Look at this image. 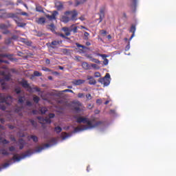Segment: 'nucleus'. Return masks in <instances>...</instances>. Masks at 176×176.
<instances>
[{"label": "nucleus", "mask_w": 176, "mask_h": 176, "mask_svg": "<svg viewBox=\"0 0 176 176\" xmlns=\"http://www.w3.org/2000/svg\"><path fill=\"white\" fill-rule=\"evenodd\" d=\"M32 113L33 115H38L39 112L37 110H32Z\"/></svg>", "instance_id": "obj_63"}, {"label": "nucleus", "mask_w": 176, "mask_h": 176, "mask_svg": "<svg viewBox=\"0 0 176 176\" xmlns=\"http://www.w3.org/2000/svg\"><path fill=\"white\" fill-rule=\"evenodd\" d=\"M85 57H87V58H89V60H91V61L93 58V56H91V54H86Z\"/></svg>", "instance_id": "obj_45"}, {"label": "nucleus", "mask_w": 176, "mask_h": 176, "mask_svg": "<svg viewBox=\"0 0 176 176\" xmlns=\"http://www.w3.org/2000/svg\"><path fill=\"white\" fill-rule=\"evenodd\" d=\"M61 137L63 140H67V138H68V137H69V135H68V133H65V132H63L61 133Z\"/></svg>", "instance_id": "obj_29"}, {"label": "nucleus", "mask_w": 176, "mask_h": 176, "mask_svg": "<svg viewBox=\"0 0 176 176\" xmlns=\"http://www.w3.org/2000/svg\"><path fill=\"white\" fill-rule=\"evenodd\" d=\"M15 91L16 94H20V93H21V89H20V88H16Z\"/></svg>", "instance_id": "obj_49"}, {"label": "nucleus", "mask_w": 176, "mask_h": 176, "mask_svg": "<svg viewBox=\"0 0 176 176\" xmlns=\"http://www.w3.org/2000/svg\"><path fill=\"white\" fill-rule=\"evenodd\" d=\"M62 93H72L73 94H74V91L72 89H65L62 91Z\"/></svg>", "instance_id": "obj_41"}, {"label": "nucleus", "mask_w": 176, "mask_h": 176, "mask_svg": "<svg viewBox=\"0 0 176 176\" xmlns=\"http://www.w3.org/2000/svg\"><path fill=\"white\" fill-rule=\"evenodd\" d=\"M74 109H75V111H76L77 112H80V111H82V110L80 109V107H74Z\"/></svg>", "instance_id": "obj_57"}, {"label": "nucleus", "mask_w": 176, "mask_h": 176, "mask_svg": "<svg viewBox=\"0 0 176 176\" xmlns=\"http://www.w3.org/2000/svg\"><path fill=\"white\" fill-rule=\"evenodd\" d=\"M96 104H98V105H101L102 104V100L101 99H98L96 100Z\"/></svg>", "instance_id": "obj_50"}, {"label": "nucleus", "mask_w": 176, "mask_h": 176, "mask_svg": "<svg viewBox=\"0 0 176 176\" xmlns=\"http://www.w3.org/2000/svg\"><path fill=\"white\" fill-rule=\"evenodd\" d=\"M71 32H74V34H76L78 32V26H75V25H72L70 26Z\"/></svg>", "instance_id": "obj_24"}, {"label": "nucleus", "mask_w": 176, "mask_h": 176, "mask_svg": "<svg viewBox=\"0 0 176 176\" xmlns=\"http://www.w3.org/2000/svg\"><path fill=\"white\" fill-rule=\"evenodd\" d=\"M0 109H1L2 111H6V106L1 105V106H0Z\"/></svg>", "instance_id": "obj_59"}, {"label": "nucleus", "mask_w": 176, "mask_h": 176, "mask_svg": "<svg viewBox=\"0 0 176 176\" xmlns=\"http://www.w3.org/2000/svg\"><path fill=\"white\" fill-rule=\"evenodd\" d=\"M87 80H89V85H96V83H97V81H96L94 78H93V76H88Z\"/></svg>", "instance_id": "obj_18"}, {"label": "nucleus", "mask_w": 176, "mask_h": 176, "mask_svg": "<svg viewBox=\"0 0 176 176\" xmlns=\"http://www.w3.org/2000/svg\"><path fill=\"white\" fill-rule=\"evenodd\" d=\"M42 71H45V72H52V69L45 67H42Z\"/></svg>", "instance_id": "obj_40"}, {"label": "nucleus", "mask_w": 176, "mask_h": 176, "mask_svg": "<svg viewBox=\"0 0 176 176\" xmlns=\"http://www.w3.org/2000/svg\"><path fill=\"white\" fill-rule=\"evenodd\" d=\"M76 119L77 123H86V120L87 118L78 117V118H76Z\"/></svg>", "instance_id": "obj_17"}, {"label": "nucleus", "mask_w": 176, "mask_h": 176, "mask_svg": "<svg viewBox=\"0 0 176 176\" xmlns=\"http://www.w3.org/2000/svg\"><path fill=\"white\" fill-rule=\"evenodd\" d=\"M87 0H81L80 1H76V6H79V5H82V3H85Z\"/></svg>", "instance_id": "obj_34"}, {"label": "nucleus", "mask_w": 176, "mask_h": 176, "mask_svg": "<svg viewBox=\"0 0 176 176\" xmlns=\"http://www.w3.org/2000/svg\"><path fill=\"white\" fill-rule=\"evenodd\" d=\"M62 30L64 31L66 36H69V35H71V28L64 27L62 28Z\"/></svg>", "instance_id": "obj_14"}, {"label": "nucleus", "mask_w": 176, "mask_h": 176, "mask_svg": "<svg viewBox=\"0 0 176 176\" xmlns=\"http://www.w3.org/2000/svg\"><path fill=\"white\" fill-rule=\"evenodd\" d=\"M36 23H37V24H40L41 25H43V24H45V23H46V19L45 17L38 18L36 21Z\"/></svg>", "instance_id": "obj_15"}, {"label": "nucleus", "mask_w": 176, "mask_h": 176, "mask_svg": "<svg viewBox=\"0 0 176 176\" xmlns=\"http://www.w3.org/2000/svg\"><path fill=\"white\" fill-rule=\"evenodd\" d=\"M0 85L2 90H6L8 89V84L3 81V79H0Z\"/></svg>", "instance_id": "obj_19"}, {"label": "nucleus", "mask_w": 176, "mask_h": 176, "mask_svg": "<svg viewBox=\"0 0 176 176\" xmlns=\"http://www.w3.org/2000/svg\"><path fill=\"white\" fill-rule=\"evenodd\" d=\"M32 155V151L31 150H28L25 152V153H23L21 156H17V155L14 154V156L10 160V162H12V160H14L16 162H20L21 159H25V157L28 156H31Z\"/></svg>", "instance_id": "obj_4"}, {"label": "nucleus", "mask_w": 176, "mask_h": 176, "mask_svg": "<svg viewBox=\"0 0 176 176\" xmlns=\"http://www.w3.org/2000/svg\"><path fill=\"white\" fill-rule=\"evenodd\" d=\"M78 97V98H83V97H85V94L79 93Z\"/></svg>", "instance_id": "obj_48"}, {"label": "nucleus", "mask_w": 176, "mask_h": 176, "mask_svg": "<svg viewBox=\"0 0 176 176\" xmlns=\"http://www.w3.org/2000/svg\"><path fill=\"white\" fill-rule=\"evenodd\" d=\"M23 97H20L18 100V102L19 104H23V102H24V100L23 99Z\"/></svg>", "instance_id": "obj_46"}, {"label": "nucleus", "mask_w": 176, "mask_h": 176, "mask_svg": "<svg viewBox=\"0 0 176 176\" xmlns=\"http://www.w3.org/2000/svg\"><path fill=\"white\" fill-rule=\"evenodd\" d=\"M65 16H62L63 23H69V21H76L78 20V12L75 10L72 11H66L64 13Z\"/></svg>", "instance_id": "obj_2"}, {"label": "nucleus", "mask_w": 176, "mask_h": 176, "mask_svg": "<svg viewBox=\"0 0 176 176\" xmlns=\"http://www.w3.org/2000/svg\"><path fill=\"white\" fill-rule=\"evenodd\" d=\"M30 138L34 142H38V137H36V135H30Z\"/></svg>", "instance_id": "obj_30"}, {"label": "nucleus", "mask_w": 176, "mask_h": 176, "mask_svg": "<svg viewBox=\"0 0 176 176\" xmlns=\"http://www.w3.org/2000/svg\"><path fill=\"white\" fill-rule=\"evenodd\" d=\"M109 79H111V75H109V74L107 73V74H106V75L104 78L99 79V82L102 85H104V87L109 86V83H111V81H109Z\"/></svg>", "instance_id": "obj_6"}, {"label": "nucleus", "mask_w": 176, "mask_h": 176, "mask_svg": "<svg viewBox=\"0 0 176 176\" xmlns=\"http://www.w3.org/2000/svg\"><path fill=\"white\" fill-rule=\"evenodd\" d=\"M4 80L9 82V80H10V74H8V75L4 74Z\"/></svg>", "instance_id": "obj_37"}, {"label": "nucleus", "mask_w": 176, "mask_h": 176, "mask_svg": "<svg viewBox=\"0 0 176 176\" xmlns=\"http://www.w3.org/2000/svg\"><path fill=\"white\" fill-rule=\"evenodd\" d=\"M55 6H56L57 10H63V9H64V5L61 2H57L55 4Z\"/></svg>", "instance_id": "obj_20"}, {"label": "nucleus", "mask_w": 176, "mask_h": 176, "mask_svg": "<svg viewBox=\"0 0 176 176\" xmlns=\"http://www.w3.org/2000/svg\"><path fill=\"white\" fill-rule=\"evenodd\" d=\"M89 35H90V34H89V32H85L84 36L86 38V39H87V38H89Z\"/></svg>", "instance_id": "obj_53"}, {"label": "nucleus", "mask_w": 176, "mask_h": 176, "mask_svg": "<svg viewBox=\"0 0 176 176\" xmlns=\"http://www.w3.org/2000/svg\"><path fill=\"white\" fill-rule=\"evenodd\" d=\"M91 67L94 68V69H100V67L98 66L97 64L92 63L91 64Z\"/></svg>", "instance_id": "obj_35"}, {"label": "nucleus", "mask_w": 176, "mask_h": 176, "mask_svg": "<svg viewBox=\"0 0 176 176\" xmlns=\"http://www.w3.org/2000/svg\"><path fill=\"white\" fill-rule=\"evenodd\" d=\"M37 119L39 120L43 127L44 126L43 123H47L48 124H50V123H52V120H50V118H43V117L42 116H38L37 117Z\"/></svg>", "instance_id": "obj_8"}, {"label": "nucleus", "mask_w": 176, "mask_h": 176, "mask_svg": "<svg viewBox=\"0 0 176 176\" xmlns=\"http://www.w3.org/2000/svg\"><path fill=\"white\" fill-rule=\"evenodd\" d=\"M0 152L1 153V155H4V156H8L9 155V153L8 152V151H6V149L5 148H2L0 150Z\"/></svg>", "instance_id": "obj_26"}, {"label": "nucleus", "mask_w": 176, "mask_h": 176, "mask_svg": "<svg viewBox=\"0 0 176 176\" xmlns=\"http://www.w3.org/2000/svg\"><path fill=\"white\" fill-rule=\"evenodd\" d=\"M36 12H39V13H45V11H43V8L41 6H37L36 7Z\"/></svg>", "instance_id": "obj_25"}, {"label": "nucleus", "mask_w": 176, "mask_h": 176, "mask_svg": "<svg viewBox=\"0 0 176 176\" xmlns=\"http://www.w3.org/2000/svg\"><path fill=\"white\" fill-rule=\"evenodd\" d=\"M0 29L1 30H7L8 25H6V24H0Z\"/></svg>", "instance_id": "obj_39"}, {"label": "nucleus", "mask_w": 176, "mask_h": 176, "mask_svg": "<svg viewBox=\"0 0 176 176\" xmlns=\"http://www.w3.org/2000/svg\"><path fill=\"white\" fill-rule=\"evenodd\" d=\"M54 116H56V115L54 113H51L49 114L50 119H53V118H54Z\"/></svg>", "instance_id": "obj_54"}, {"label": "nucleus", "mask_w": 176, "mask_h": 176, "mask_svg": "<svg viewBox=\"0 0 176 176\" xmlns=\"http://www.w3.org/2000/svg\"><path fill=\"white\" fill-rule=\"evenodd\" d=\"M5 43L6 45H10L12 43V38H8L5 40Z\"/></svg>", "instance_id": "obj_33"}, {"label": "nucleus", "mask_w": 176, "mask_h": 176, "mask_svg": "<svg viewBox=\"0 0 176 176\" xmlns=\"http://www.w3.org/2000/svg\"><path fill=\"white\" fill-rule=\"evenodd\" d=\"M9 151L10 152H14V151H16V147L11 146L9 147Z\"/></svg>", "instance_id": "obj_42"}, {"label": "nucleus", "mask_w": 176, "mask_h": 176, "mask_svg": "<svg viewBox=\"0 0 176 176\" xmlns=\"http://www.w3.org/2000/svg\"><path fill=\"white\" fill-rule=\"evenodd\" d=\"M131 32H132V35L131 36L129 41H131L133 39V38H134V35L135 34V25H133L131 27Z\"/></svg>", "instance_id": "obj_21"}, {"label": "nucleus", "mask_w": 176, "mask_h": 176, "mask_svg": "<svg viewBox=\"0 0 176 176\" xmlns=\"http://www.w3.org/2000/svg\"><path fill=\"white\" fill-rule=\"evenodd\" d=\"M85 123L87 124L88 127L85 125H82L81 127L77 126L74 128V133H78V131H83L85 130H87L88 129H94L96 127H98L99 126H102V124H102V121H98L93 124V123L89 120V118H87Z\"/></svg>", "instance_id": "obj_1"}, {"label": "nucleus", "mask_w": 176, "mask_h": 176, "mask_svg": "<svg viewBox=\"0 0 176 176\" xmlns=\"http://www.w3.org/2000/svg\"><path fill=\"white\" fill-rule=\"evenodd\" d=\"M34 76H42V73H41L38 71H34Z\"/></svg>", "instance_id": "obj_38"}, {"label": "nucleus", "mask_w": 176, "mask_h": 176, "mask_svg": "<svg viewBox=\"0 0 176 176\" xmlns=\"http://www.w3.org/2000/svg\"><path fill=\"white\" fill-rule=\"evenodd\" d=\"M57 14H58V12L54 11L52 15L46 14L45 17H47L48 20H56V16H57Z\"/></svg>", "instance_id": "obj_10"}, {"label": "nucleus", "mask_w": 176, "mask_h": 176, "mask_svg": "<svg viewBox=\"0 0 176 176\" xmlns=\"http://www.w3.org/2000/svg\"><path fill=\"white\" fill-rule=\"evenodd\" d=\"M21 16H28V13L22 12L20 13Z\"/></svg>", "instance_id": "obj_64"}, {"label": "nucleus", "mask_w": 176, "mask_h": 176, "mask_svg": "<svg viewBox=\"0 0 176 176\" xmlns=\"http://www.w3.org/2000/svg\"><path fill=\"white\" fill-rule=\"evenodd\" d=\"M76 105H78V107H82V102L77 101L76 102Z\"/></svg>", "instance_id": "obj_62"}, {"label": "nucleus", "mask_w": 176, "mask_h": 176, "mask_svg": "<svg viewBox=\"0 0 176 176\" xmlns=\"http://www.w3.org/2000/svg\"><path fill=\"white\" fill-rule=\"evenodd\" d=\"M85 82L86 81L85 80L78 79V80H74L72 82V83L74 86H80V85H83V83H85Z\"/></svg>", "instance_id": "obj_9"}, {"label": "nucleus", "mask_w": 176, "mask_h": 176, "mask_svg": "<svg viewBox=\"0 0 176 176\" xmlns=\"http://www.w3.org/2000/svg\"><path fill=\"white\" fill-rule=\"evenodd\" d=\"M47 28L48 30H50V31H52V32H56V26H54V23H52L50 25H48L47 26Z\"/></svg>", "instance_id": "obj_23"}, {"label": "nucleus", "mask_w": 176, "mask_h": 176, "mask_svg": "<svg viewBox=\"0 0 176 176\" xmlns=\"http://www.w3.org/2000/svg\"><path fill=\"white\" fill-rule=\"evenodd\" d=\"M0 19H14V21H15V23H16L18 27H25L26 24L24 23H20L18 22L17 20H19V17H17V14H14V13H8V12H4L2 13L0 15Z\"/></svg>", "instance_id": "obj_3"}, {"label": "nucleus", "mask_w": 176, "mask_h": 176, "mask_svg": "<svg viewBox=\"0 0 176 176\" xmlns=\"http://www.w3.org/2000/svg\"><path fill=\"white\" fill-rule=\"evenodd\" d=\"M10 165V164L6 162V163H5V164L3 165V167L4 168H6V167H9Z\"/></svg>", "instance_id": "obj_58"}, {"label": "nucleus", "mask_w": 176, "mask_h": 176, "mask_svg": "<svg viewBox=\"0 0 176 176\" xmlns=\"http://www.w3.org/2000/svg\"><path fill=\"white\" fill-rule=\"evenodd\" d=\"M130 50V42H129L128 45L125 47V50Z\"/></svg>", "instance_id": "obj_61"}, {"label": "nucleus", "mask_w": 176, "mask_h": 176, "mask_svg": "<svg viewBox=\"0 0 176 176\" xmlns=\"http://www.w3.org/2000/svg\"><path fill=\"white\" fill-rule=\"evenodd\" d=\"M59 36H61V38H64V39H69L68 37L65 36L64 34H58Z\"/></svg>", "instance_id": "obj_52"}, {"label": "nucleus", "mask_w": 176, "mask_h": 176, "mask_svg": "<svg viewBox=\"0 0 176 176\" xmlns=\"http://www.w3.org/2000/svg\"><path fill=\"white\" fill-rule=\"evenodd\" d=\"M108 63H109V60L105 58L104 59L103 64H104V65H108Z\"/></svg>", "instance_id": "obj_47"}, {"label": "nucleus", "mask_w": 176, "mask_h": 176, "mask_svg": "<svg viewBox=\"0 0 176 176\" xmlns=\"http://www.w3.org/2000/svg\"><path fill=\"white\" fill-rule=\"evenodd\" d=\"M81 67H82L83 69L88 70L91 69V66L87 63V62H82L81 64Z\"/></svg>", "instance_id": "obj_13"}, {"label": "nucleus", "mask_w": 176, "mask_h": 176, "mask_svg": "<svg viewBox=\"0 0 176 176\" xmlns=\"http://www.w3.org/2000/svg\"><path fill=\"white\" fill-rule=\"evenodd\" d=\"M21 85L24 87V89H29L30 90H32L31 86H30V84H28V81L23 80L21 82Z\"/></svg>", "instance_id": "obj_11"}, {"label": "nucleus", "mask_w": 176, "mask_h": 176, "mask_svg": "<svg viewBox=\"0 0 176 176\" xmlns=\"http://www.w3.org/2000/svg\"><path fill=\"white\" fill-rule=\"evenodd\" d=\"M39 97H38L37 96H35L33 97V101L36 103L38 104V102H39Z\"/></svg>", "instance_id": "obj_32"}, {"label": "nucleus", "mask_w": 176, "mask_h": 176, "mask_svg": "<svg viewBox=\"0 0 176 176\" xmlns=\"http://www.w3.org/2000/svg\"><path fill=\"white\" fill-rule=\"evenodd\" d=\"M26 105L28 107H32V102H31L30 101H27L26 102Z\"/></svg>", "instance_id": "obj_55"}, {"label": "nucleus", "mask_w": 176, "mask_h": 176, "mask_svg": "<svg viewBox=\"0 0 176 176\" xmlns=\"http://www.w3.org/2000/svg\"><path fill=\"white\" fill-rule=\"evenodd\" d=\"M87 100H91V94H89L86 95Z\"/></svg>", "instance_id": "obj_60"}, {"label": "nucleus", "mask_w": 176, "mask_h": 176, "mask_svg": "<svg viewBox=\"0 0 176 176\" xmlns=\"http://www.w3.org/2000/svg\"><path fill=\"white\" fill-rule=\"evenodd\" d=\"M104 14H105V10L104 8L100 9V23H101V21H102V19L104 17Z\"/></svg>", "instance_id": "obj_22"}, {"label": "nucleus", "mask_w": 176, "mask_h": 176, "mask_svg": "<svg viewBox=\"0 0 176 176\" xmlns=\"http://www.w3.org/2000/svg\"><path fill=\"white\" fill-rule=\"evenodd\" d=\"M11 39L12 41H17V39H19V36L17 35H13Z\"/></svg>", "instance_id": "obj_43"}, {"label": "nucleus", "mask_w": 176, "mask_h": 176, "mask_svg": "<svg viewBox=\"0 0 176 176\" xmlns=\"http://www.w3.org/2000/svg\"><path fill=\"white\" fill-rule=\"evenodd\" d=\"M12 101L13 98L12 96H6L5 94H0V102H6L7 105H10Z\"/></svg>", "instance_id": "obj_5"}, {"label": "nucleus", "mask_w": 176, "mask_h": 176, "mask_svg": "<svg viewBox=\"0 0 176 176\" xmlns=\"http://www.w3.org/2000/svg\"><path fill=\"white\" fill-rule=\"evenodd\" d=\"M10 55L8 54H0V68H2L3 69H6V66H2V63H5V64H9L8 60H4L1 58H3V57H9Z\"/></svg>", "instance_id": "obj_7"}, {"label": "nucleus", "mask_w": 176, "mask_h": 176, "mask_svg": "<svg viewBox=\"0 0 176 176\" xmlns=\"http://www.w3.org/2000/svg\"><path fill=\"white\" fill-rule=\"evenodd\" d=\"M30 123L34 127H36V122L34 120H30Z\"/></svg>", "instance_id": "obj_44"}, {"label": "nucleus", "mask_w": 176, "mask_h": 176, "mask_svg": "<svg viewBox=\"0 0 176 176\" xmlns=\"http://www.w3.org/2000/svg\"><path fill=\"white\" fill-rule=\"evenodd\" d=\"M91 61H92V63H95L96 64H100V60L94 58H92V59H91Z\"/></svg>", "instance_id": "obj_36"}, {"label": "nucleus", "mask_w": 176, "mask_h": 176, "mask_svg": "<svg viewBox=\"0 0 176 176\" xmlns=\"http://www.w3.org/2000/svg\"><path fill=\"white\" fill-rule=\"evenodd\" d=\"M76 45L77 46V47H82V49H84V50H89V48L87 47L86 46L79 44L78 43H76Z\"/></svg>", "instance_id": "obj_31"}, {"label": "nucleus", "mask_w": 176, "mask_h": 176, "mask_svg": "<svg viewBox=\"0 0 176 176\" xmlns=\"http://www.w3.org/2000/svg\"><path fill=\"white\" fill-rule=\"evenodd\" d=\"M54 131H56V133H57V134H60V133H61V131H63V129L60 126H56L54 128Z\"/></svg>", "instance_id": "obj_27"}, {"label": "nucleus", "mask_w": 176, "mask_h": 176, "mask_svg": "<svg viewBox=\"0 0 176 176\" xmlns=\"http://www.w3.org/2000/svg\"><path fill=\"white\" fill-rule=\"evenodd\" d=\"M19 149H23L24 146H25V141L23 139L19 140Z\"/></svg>", "instance_id": "obj_16"}, {"label": "nucleus", "mask_w": 176, "mask_h": 176, "mask_svg": "<svg viewBox=\"0 0 176 176\" xmlns=\"http://www.w3.org/2000/svg\"><path fill=\"white\" fill-rule=\"evenodd\" d=\"M23 109V107H16L15 109V111L19 113L21 112V111Z\"/></svg>", "instance_id": "obj_51"}, {"label": "nucleus", "mask_w": 176, "mask_h": 176, "mask_svg": "<svg viewBox=\"0 0 176 176\" xmlns=\"http://www.w3.org/2000/svg\"><path fill=\"white\" fill-rule=\"evenodd\" d=\"M61 43H63V41L61 40L52 41L50 47H52V49H56V47L54 46H57L58 45H61Z\"/></svg>", "instance_id": "obj_12"}, {"label": "nucleus", "mask_w": 176, "mask_h": 176, "mask_svg": "<svg viewBox=\"0 0 176 176\" xmlns=\"http://www.w3.org/2000/svg\"><path fill=\"white\" fill-rule=\"evenodd\" d=\"M40 112H41L42 115H45L46 112H47V109L46 107H41L39 109Z\"/></svg>", "instance_id": "obj_28"}, {"label": "nucleus", "mask_w": 176, "mask_h": 176, "mask_svg": "<svg viewBox=\"0 0 176 176\" xmlns=\"http://www.w3.org/2000/svg\"><path fill=\"white\" fill-rule=\"evenodd\" d=\"M2 144H9V141L7 140L6 139H4L3 140H2Z\"/></svg>", "instance_id": "obj_56"}]
</instances>
